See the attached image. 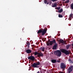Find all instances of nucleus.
Returning a JSON list of instances; mask_svg holds the SVG:
<instances>
[{
	"label": "nucleus",
	"instance_id": "obj_1",
	"mask_svg": "<svg viewBox=\"0 0 73 73\" xmlns=\"http://www.w3.org/2000/svg\"><path fill=\"white\" fill-rule=\"evenodd\" d=\"M46 31H47V28H46L44 29L43 30H42L41 29L39 30L37 32L38 34L41 33L42 35L43 36L45 35V33L46 32Z\"/></svg>",
	"mask_w": 73,
	"mask_h": 73
},
{
	"label": "nucleus",
	"instance_id": "obj_2",
	"mask_svg": "<svg viewBox=\"0 0 73 73\" xmlns=\"http://www.w3.org/2000/svg\"><path fill=\"white\" fill-rule=\"evenodd\" d=\"M60 51L63 53H64L66 55H69L70 54V52L65 49H62L60 50Z\"/></svg>",
	"mask_w": 73,
	"mask_h": 73
},
{
	"label": "nucleus",
	"instance_id": "obj_3",
	"mask_svg": "<svg viewBox=\"0 0 73 73\" xmlns=\"http://www.w3.org/2000/svg\"><path fill=\"white\" fill-rule=\"evenodd\" d=\"M54 54L57 57H60L61 55V52L60 50H57L54 52Z\"/></svg>",
	"mask_w": 73,
	"mask_h": 73
},
{
	"label": "nucleus",
	"instance_id": "obj_4",
	"mask_svg": "<svg viewBox=\"0 0 73 73\" xmlns=\"http://www.w3.org/2000/svg\"><path fill=\"white\" fill-rule=\"evenodd\" d=\"M56 40L55 39H54L52 41H50V42H48L47 44L48 46H50V45H52L53 43H56Z\"/></svg>",
	"mask_w": 73,
	"mask_h": 73
},
{
	"label": "nucleus",
	"instance_id": "obj_5",
	"mask_svg": "<svg viewBox=\"0 0 73 73\" xmlns=\"http://www.w3.org/2000/svg\"><path fill=\"white\" fill-rule=\"evenodd\" d=\"M73 69V66H70L68 68L67 70H68V73H70L71 72H72Z\"/></svg>",
	"mask_w": 73,
	"mask_h": 73
},
{
	"label": "nucleus",
	"instance_id": "obj_6",
	"mask_svg": "<svg viewBox=\"0 0 73 73\" xmlns=\"http://www.w3.org/2000/svg\"><path fill=\"white\" fill-rule=\"evenodd\" d=\"M66 65L63 63H62L60 64V67L61 69H65L66 68Z\"/></svg>",
	"mask_w": 73,
	"mask_h": 73
},
{
	"label": "nucleus",
	"instance_id": "obj_7",
	"mask_svg": "<svg viewBox=\"0 0 73 73\" xmlns=\"http://www.w3.org/2000/svg\"><path fill=\"white\" fill-rule=\"evenodd\" d=\"M31 66L34 68H39V66H37L36 63H34L33 65H31Z\"/></svg>",
	"mask_w": 73,
	"mask_h": 73
},
{
	"label": "nucleus",
	"instance_id": "obj_8",
	"mask_svg": "<svg viewBox=\"0 0 73 73\" xmlns=\"http://www.w3.org/2000/svg\"><path fill=\"white\" fill-rule=\"evenodd\" d=\"M28 58L29 60H31L32 61H34L35 59V58L33 56H31L28 57Z\"/></svg>",
	"mask_w": 73,
	"mask_h": 73
},
{
	"label": "nucleus",
	"instance_id": "obj_9",
	"mask_svg": "<svg viewBox=\"0 0 73 73\" xmlns=\"http://www.w3.org/2000/svg\"><path fill=\"white\" fill-rule=\"evenodd\" d=\"M59 42L60 43H61L62 44H65V42H66V41L65 42L64 41V40H62V39H60L59 40Z\"/></svg>",
	"mask_w": 73,
	"mask_h": 73
},
{
	"label": "nucleus",
	"instance_id": "obj_10",
	"mask_svg": "<svg viewBox=\"0 0 73 73\" xmlns=\"http://www.w3.org/2000/svg\"><path fill=\"white\" fill-rule=\"evenodd\" d=\"M26 52L27 53H31V52H32V51H31V50L29 49H27L26 50Z\"/></svg>",
	"mask_w": 73,
	"mask_h": 73
},
{
	"label": "nucleus",
	"instance_id": "obj_11",
	"mask_svg": "<svg viewBox=\"0 0 73 73\" xmlns=\"http://www.w3.org/2000/svg\"><path fill=\"white\" fill-rule=\"evenodd\" d=\"M57 44L56 43L53 46V49H55V50L57 49Z\"/></svg>",
	"mask_w": 73,
	"mask_h": 73
},
{
	"label": "nucleus",
	"instance_id": "obj_12",
	"mask_svg": "<svg viewBox=\"0 0 73 73\" xmlns=\"http://www.w3.org/2000/svg\"><path fill=\"white\" fill-rule=\"evenodd\" d=\"M38 57H43V54L42 53H38Z\"/></svg>",
	"mask_w": 73,
	"mask_h": 73
},
{
	"label": "nucleus",
	"instance_id": "obj_13",
	"mask_svg": "<svg viewBox=\"0 0 73 73\" xmlns=\"http://www.w3.org/2000/svg\"><path fill=\"white\" fill-rule=\"evenodd\" d=\"M52 7H53V8H54V7H57V3H54L53 4L52 6Z\"/></svg>",
	"mask_w": 73,
	"mask_h": 73
},
{
	"label": "nucleus",
	"instance_id": "obj_14",
	"mask_svg": "<svg viewBox=\"0 0 73 73\" xmlns=\"http://www.w3.org/2000/svg\"><path fill=\"white\" fill-rule=\"evenodd\" d=\"M51 61L52 63H56V59L52 60Z\"/></svg>",
	"mask_w": 73,
	"mask_h": 73
},
{
	"label": "nucleus",
	"instance_id": "obj_15",
	"mask_svg": "<svg viewBox=\"0 0 73 73\" xmlns=\"http://www.w3.org/2000/svg\"><path fill=\"white\" fill-rule=\"evenodd\" d=\"M58 12L60 13H61V12L63 11V10L62 9H61L60 10H58Z\"/></svg>",
	"mask_w": 73,
	"mask_h": 73
},
{
	"label": "nucleus",
	"instance_id": "obj_16",
	"mask_svg": "<svg viewBox=\"0 0 73 73\" xmlns=\"http://www.w3.org/2000/svg\"><path fill=\"white\" fill-rule=\"evenodd\" d=\"M40 50H42V52H44V50H45V48L41 47L40 48Z\"/></svg>",
	"mask_w": 73,
	"mask_h": 73
},
{
	"label": "nucleus",
	"instance_id": "obj_17",
	"mask_svg": "<svg viewBox=\"0 0 73 73\" xmlns=\"http://www.w3.org/2000/svg\"><path fill=\"white\" fill-rule=\"evenodd\" d=\"M26 44H27L28 48H29V45H30V44H31L30 42H26Z\"/></svg>",
	"mask_w": 73,
	"mask_h": 73
},
{
	"label": "nucleus",
	"instance_id": "obj_18",
	"mask_svg": "<svg viewBox=\"0 0 73 73\" xmlns=\"http://www.w3.org/2000/svg\"><path fill=\"white\" fill-rule=\"evenodd\" d=\"M60 8H61V7H56L55 8V9H57V10H59L60 9Z\"/></svg>",
	"mask_w": 73,
	"mask_h": 73
},
{
	"label": "nucleus",
	"instance_id": "obj_19",
	"mask_svg": "<svg viewBox=\"0 0 73 73\" xmlns=\"http://www.w3.org/2000/svg\"><path fill=\"white\" fill-rule=\"evenodd\" d=\"M69 47H70V46L69 45H67L66 46V48H67V49H68L69 48Z\"/></svg>",
	"mask_w": 73,
	"mask_h": 73
},
{
	"label": "nucleus",
	"instance_id": "obj_20",
	"mask_svg": "<svg viewBox=\"0 0 73 73\" xmlns=\"http://www.w3.org/2000/svg\"><path fill=\"white\" fill-rule=\"evenodd\" d=\"M38 53L37 52H34V55H35V56H36L37 54V55H38Z\"/></svg>",
	"mask_w": 73,
	"mask_h": 73
},
{
	"label": "nucleus",
	"instance_id": "obj_21",
	"mask_svg": "<svg viewBox=\"0 0 73 73\" xmlns=\"http://www.w3.org/2000/svg\"><path fill=\"white\" fill-rule=\"evenodd\" d=\"M58 17H59L62 18V17H63V16H62V15H58Z\"/></svg>",
	"mask_w": 73,
	"mask_h": 73
},
{
	"label": "nucleus",
	"instance_id": "obj_22",
	"mask_svg": "<svg viewBox=\"0 0 73 73\" xmlns=\"http://www.w3.org/2000/svg\"><path fill=\"white\" fill-rule=\"evenodd\" d=\"M73 14L72 13L70 15V17H73Z\"/></svg>",
	"mask_w": 73,
	"mask_h": 73
},
{
	"label": "nucleus",
	"instance_id": "obj_23",
	"mask_svg": "<svg viewBox=\"0 0 73 73\" xmlns=\"http://www.w3.org/2000/svg\"><path fill=\"white\" fill-rule=\"evenodd\" d=\"M71 7L72 9H73V3H72L71 5Z\"/></svg>",
	"mask_w": 73,
	"mask_h": 73
},
{
	"label": "nucleus",
	"instance_id": "obj_24",
	"mask_svg": "<svg viewBox=\"0 0 73 73\" xmlns=\"http://www.w3.org/2000/svg\"><path fill=\"white\" fill-rule=\"evenodd\" d=\"M36 64L37 65H37H40V62H37V63H36Z\"/></svg>",
	"mask_w": 73,
	"mask_h": 73
},
{
	"label": "nucleus",
	"instance_id": "obj_25",
	"mask_svg": "<svg viewBox=\"0 0 73 73\" xmlns=\"http://www.w3.org/2000/svg\"><path fill=\"white\" fill-rule=\"evenodd\" d=\"M44 4H46L47 3V0H44Z\"/></svg>",
	"mask_w": 73,
	"mask_h": 73
},
{
	"label": "nucleus",
	"instance_id": "obj_26",
	"mask_svg": "<svg viewBox=\"0 0 73 73\" xmlns=\"http://www.w3.org/2000/svg\"><path fill=\"white\" fill-rule=\"evenodd\" d=\"M69 2V0H67V1H65V4L66 3H68Z\"/></svg>",
	"mask_w": 73,
	"mask_h": 73
},
{
	"label": "nucleus",
	"instance_id": "obj_27",
	"mask_svg": "<svg viewBox=\"0 0 73 73\" xmlns=\"http://www.w3.org/2000/svg\"><path fill=\"white\" fill-rule=\"evenodd\" d=\"M52 2L51 1H50L49 2V5H51V4H52Z\"/></svg>",
	"mask_w": 73,
	"mask_h": 73
},
{
	"label": "nucleus",
	"instance_id": "obj_28",
	"mask_svg": "<svg viewBox=\"0 0 73 73\" xmlns=\"http://www.w3.org/2000/svg\"><path fill=\"white\" fill-rule=\"evenodd\" d=\"M57 0H51L52 1H53V2H54V1H57Z\"/></svg>",
	"mask_w": 73,
	"mask_h": 73
},
{
	"label": "nucleus",
	"instance_id": "obj_29",
	"mask_svg": "<svg viewBox=\"0 0 73 73\" xmlns=\"http://www.w3.org/2000/svg\"><path fill=\"white\" fill-rule=\"evenodd\" d=\"M70 63L71 64H73V61L72 60H71V61H70Z\"/></svg>",
	"mask_w": 73,
	"mask_h": 73
},
{
	"label": "nucleus",
	"instance_id": "obj_30",
	"mask_svg": "<svg viewBox=\"0 0 73 73\" xmlns=\"http://www.w3.org/2000/svg\"><path fill=\"white\" fill-rule=\"evenodd\" d=\"M71 59H68V61H69V62H70V61H71Z\"/></svg>",
	"mask_w": 73,
	"mask_h": 73
},
{
	"label": "nucleus",
	"instance_id": "obj_31",
	"mask_svg": "<svg viewBox=\"0 0 73 73\" xmlns=\"http://www.w3.org/2000/svg\"><path fill=\"white\" fill-rule=\"evenodd\" d=\"M44 38H42V41L44 40Z\"/></svg>",
	"mask_w": 73,
	"mask_h": 73
},
{
	"label": "nucleus",
	"instance_id": "obj_32",
	"mask_svg": "<svg viewBox=\"0 0 73 73\" xmlns=\"http://www.w3.org/2000/svg\"><path fill=\"white\" fill-rule=\"evenodd\" d=\"M60 34H58V36H60Z\"/></svg>",
	"mask_w": 73,
	"mask_h": 73
},
{
	"label": "nucleus",
	"instance_id": "obj_33",
	"mask_svg": "<svg viewBox=\"0 0 73 73\" xmlns=\"http://www.w3.org/2000/svg\"><path fill=\"white\" fill-rule=\"evenodd\" d=\"M45 41V40L44 39V40H43V42H44V41Z\"/></svg>",
	"mask_w": 73,
	"mask_h": 73
},
{
	"label": "nucleus",
	"instance_id": "obj_34",
	"mask_svg": "<svg viewBox=\"0 0 73 73\" xmlns=\"http://www.w3.org/2000/svg\"><path fill=\"white\" fill-rule=\"evenodd\" d=\"M59 73H64L63 72H61Z\"/></svg>",
	"mask_w": 73,
	"mask_h": 73
},
{
	"label": "nucleus",
	"instance_id": "obj_35",
	"mask_svg": "<svg viewBox=\"0 0 73 73\" xmlns=\"http://www.w3.org/2000/svg\"><path fill=\"white\" fill-rule=\"evenodd\" d=\"M24 28H23V29H22L23 31V30H24Z\"/></svg>",
	"mask_w": 73,
	"mask_h": 73
},
{
	"label": "nucleus",
	"instance_id": "obj_36",
	"mask_svg": "<svg viewBox=\"0 0 73 73\" xmlns=\"http://www.w3.org/2000/svg\"><path fill=\"white\" fill-rule=\"evenodd\" d=\"M48 42H50V40H48Z\"/></svg>",
	"mask_w": 73,
	"mask_h": 73
},
{
	"label": "nucleus",
	"instance_id": "obj_37",
	"mask_svg": "<svg viewBox=\"0 0 73 73\" xmlns=\"http://www.w3.org/2000/svg\"><path fill=\"white\" fill-rule=\"evenodd\" d=\"M49 4V2H48L47 3V4Z\"/></svg>",
	"mask_w": 73,
	"mask_h": 73
},
{
	"label": "nucleus",
	"instance_id": "obj_38",
	"mask_svg": "<svg viewBox=\"0 0 73 73\" xmlns=\"http://www.w3.org/2000/svg\"><path fill=\"white\" fill-rule=\"evenodd\" d=\"M40 72L41 73H42V71H40Z\"/></svg>",
	"mask_w": 73,
	"mask_h": 73
},
{
	"label": "nucleus",
	"instance_id": "obj_39",
	"mask_svg": "<svg viewBox=\"0 0 73 73\" xmlns=\"http://www.w3.org/2000/svg\"><path fill=\"white\" fill-rule=\"evenodd\" d=\"M50 38H51V36H50Z\"/></svg>",
	"mask_w": 73,
	"mask_h": 73
},
{
	"label": "nucleus",
	"instance_id": "obj_40",
	"mask_svg": "<svg viewBox=\"0 0 73 73\" xmlns=\"http://www.w3.org/2000/svg\"><path fill=\"white\" fill-rule=\"evenodd\" d=\"M65 1V0H63V1Z\"/></svg>",
	"mask_w": 73,
	"mask_h": 73
},
{
	"label": "nucleus",
	"instance_id": "obj_41",
	"mask_svg": "<svg viewBox=\"0 0 73 73\" xmlns=\"http://www.w3.org/2000/svg\"><path fill=\"white\" fill-rule=\"evenodd\" d=\"M58 62H59V61H58Z\"/></svg>",
	"mask_w": 73,
	"mask_h": 73
}]
</instances>
